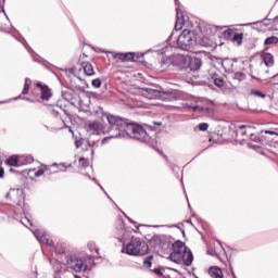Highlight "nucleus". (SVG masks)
<instances>
[{"label": "nucleus", "mask_w": 278, "mask_h": 278, "mask_svg": "<svg viewBox=\"0 0 278 278\" xmlns=\"http://www.w3.org/2000/svg\"><path fill=\"white\" fill-rule=\"evenodd\" d=\"M83 68H84V73L85 75H87V77H92V75H94V67L92 66V64L90 63H83Z\"/></svg>", "instance_id": "nucleus-21"}, {"label": "nucleus", "mask_w": 278, "mask_h": 278, "mask_svg": "<svg viewBox=\"0 0 278 278\" xmlns=\"http://www.w3.org/2000/svg\"><path fill=\"white\" fill-rule=\"evenodd\" d=\"M187 251H188V248L186 247V243L178 240L173 243L172 252L167 256V260H170V262H174L175 264H181V256Z\"/></svg>", "instance_id": "nucleus-5"}, {"label": "nucleus", "mask_w": 278, "mask_h": 278, "mask_svg": "<svg viewBox=\"0 0 278 278\" xmlns=\"http://www.w3.org/2000/svg\"><path fill=\"white\" fill-rule=\"evenodd\" d=\"M4 175H5V170L3 169V167H0V179H2Z\"/></svg>", "instance_id": "nucleus-48"}, {"label": "nucleus", "mask_w": 278, "mask_h": 278, "mask_svg": "<svg viewBox=\"0 0 278 278\" xmlns=\"http://www.w3.org/2000/svg\"><path fill=\"white\" fill-rule=\"evenodd\" d=\"M138 60H140V55L136 52L124 53L123 62H138Z\"/></svg>", "instance_id": "nucleus-17"}, {"label": "nucleus", "mask_w": 278, "mask_h": 278, "mask_svg": "<svg viewBox=\"0 0 278 278\" xmlns=\"http://www.w3.org/2000/svg\"><path fill=\"white\" fill-rule=\"evenodd\" d=\"M21 223H22V225H24V227H31V220H29V218H27V217H23L22 219H21Z\"/></svg>", "instance_id": "nucleus-31"}, {"label": "nucleus", "mask_w": 278, "mask_h": 278, "mask_svg": "<svg viewBox=\"0 0 278 278\" xmlns=\"http://www.w3.org/2000/svg\"><path fill=\"white\" fill-rule=\"evenodd\" d=\"M173 240L169 237H165L161 240V249L165 255H170L173 253Z\"/></svg>", "instance_id": "nucleus-10"}, {"label": "nucleus", "mask_w": 278, "mask_h": 278, "mask_svg": "<svg viewBox=\"0 0 278 278\" xmlns=\"http://www.w3.org/2000/svg\"><path fill=\"white\" fill-rule=\"evenodd\" d=\"M81 144H84V141L81 139H78L75 141L76 149H79L81 147Z\"/></svg>", "instance_id": "nucleus-42"}, {"label": "nucleus", "mask_w": 278, "mask_h": 278, "mask_svg": "<svg viewBox=\"0 0 278 278\" xmlns=\"http://www.w3.org/2000/svg\"><path fill=\"white\" fill-rule=\"evenodd\" d=\"M208 275L212 278H225V276L223 275V269H220V267L218 266L210 267Z\"/></svg>", "instance_id": "nucleus-16"}, {"label": "nucleus", "mask_w": 278, "mask_h": 278, "mask_svg": "<svg viewBox=\"0 0 278 278\" xmlns=\"http://www.w3.org/2000/svg\"><path fill=\"white\" fill-rule=\"evenodd\" d=\"M233 34L232 42H237L238 46L242 45V38H244L243 34L233 33L231 29L224 31L225 37H229Z\"/></svg>", "instance_id": "nucleus-14"}, {"label": "nucleus", "mask_w": 278, "mask_h": 278, "mask_svg": "<svg viewBox=\"0 0 278 278\" xmlns=\"http://www.w3.org/2000/svg\"><path fill=\"white\" fill-rule=\"evenodd\" d=\"M47 173L48 175H50L49 173V167L48 166H43V168L38 169L37 172H35V177H42V175Z\"/></svg>", "instance_id": "nucleus-28"}, {"label": "nucleus", "mask_w": 278, "mask_h": 278, "mask_svg": "<svg viewBox=\"0 0 278 278\" xmlns=\"http://www.w3.org/2000/svg\"><path fill=\"white\" fill-rule=\"evenodd\" d=\"M18 99H21V96L14 98V101H18Z\"/></svg>", "instance_id": "nucleus-54"}, {"label": "nucleus", "mask_w": 278, "mask_h": 278, "mask_svg": "<svg viewBox=\"0 0 278 278\" xmlns=\"http://www.w3.org/2000/svg\"><path fill=\"white\" fill-rule=\"evenodd\" d=\"M201 66H203V61L200 58H190L189 56L188 71L195 73V71L201 70Z\"/></svg>", "instance_id": "nucleus-11"}, {"label": "nucleus", "mask_w": 278, "mask_h": 278, "mask_svg": "<svg viewBox=\"0 0 278 278\" xmlns=\"http://www.w3.org/2000/svg\"><path fill=\"white\" fill-rule=\"evenodd\" d=\"M264 45H278V37L277 36H271L265 39Z\"/></svg>", "instance_id": "nucleus-23"}, {"label": "nucleus", "mask_w": 278, "mask_h": 278, "mask_svg": "<svg viewBox=\"0 0 278 278\" xmlns=\"http://www.w3.org/2000/svg\"><path fill=\"white\" fill-rule=\"evenodd\" d=\"M194 112H197V110H199L200 112L203 111V108L202 106H199V105H195V106H192Z\"/></svg>", "instance_id": "nucleus-50"}, {"label": "nucleus", "mask_w": 278, "mask_h": 278, "mask_svg": "<svg viewBox=\"0 0 278 278\" xmlns=\"http://www.w3.org/2000/svg\"><path fill=\"white\" fill-rule=\"evenodd\" d=\"M74 278H81L79 275H74Z\"/></svg>", "instance_id": "nucleus-56"}, {"label": "nucleus", "mask_w": 278, "mask_h": 278, "mask_svg": "<svg viewBox=\"0 0 278 278\" xmlns=\"http://www.w3.org/2000/svg\"><path fill=\"white\" fill-rule=\"evenodd\" d=\"M78 162H79V166H83V168H87V166H88V160H86L85 157H80V159L78 160Z\"/></svg>", "instance_id": "nucleus-34"}, {"label": "nucleus", "mask_w": 278, "mask_h": 278, "mask_svg": "<svg viewBox=\"0 0 278 278\" xmlns=\"http://www.w3.org/2000/svg\"><path fill=\"white\" fill-rule=\"evenodd\" d=\"M37 88H40V91H41L40 99L42 101H49V98L53 96V93H51V88H49V86L47 85H42V83H37Z\"/></svg>", "instance_id": "nucleus-12"}, {"label": "nucleus", "mask_w": 278, "mask_h": 278, "mask_svg": "<svg viewBox=\"0 0 278 278\" xmlns=\"http://www.w3.org/2000/svg\"><path fill=\"white\" fill-rule=\"evenodd\" d=\"M24 85H25V86H31V79L26 78Z\"/></svg>", "instance_id": "nucleus-49"}, {"label": "nucleus", "mask_w": 278, "mask_h": 278, "mask_svg": "<svg viewBox=\"0 0 278 278\" xmlns=\"http://www.w3.org/2000/svg\"><path fill=\"white\" fill-rule=\"evenodd\" d=\"M263 62L268 67L274 66V64H275V56H273V54H270L268 52H265L263 54Z\"/></svg>", "instance_id": "nucleus-18"}, {"label": "nucleus", "mask_w": 278, "mask_h": 278, "mask_svg": "<svg viewBox=\"0 0 278 278\" xmlns=\"http://www.w3.org/2000/svg\"><path fill=\"white\" fill-rule=\"evenodd\" d=\"M110 55H112L113 60H119V62H123L124 53L123 52H109Z\"/></svg>", "instance_id": "nucleus-26"}, {"label": "nucleus", "mask_w": 278, "mask_h": 278, "mask_svg": "<svg viewBox=\"0 0 278 278\" xmlns=\"http://www.w3.org/2000/svg\"><path fill=\"white\" fill-rule=\"evenodd\" d=\"M172 66L176 71L188 72V66H190V56L184 54H175L172 56Z\"/></svg>", "instance_id": "nucleus-8"}, {"label": "nucleus", "mask_w": 278, "mask_h": 278, "mask_svg": "<svg viewBox=\"0 0 278 278\" xmlns=\"http://www.w3.org/2000/svg\"><path fill=\"white\" fill-rule=\"evenodd\" d=\"M154 273H155V275H157L159 277H162V269H160V268H155L154 269Z\"/></svg>", "instance_id": "nucleus-46"}, {"label": "nucleus", "mask_w": 278, "mask_h": 278, "mask_svg": "<svg viewBox=\"0 0 278 278\" xmlns=\"http://www.w3.org/2000/svg\"><path fill=\"white\" fill-rule=\"evenodd\" d=\"M125 218H127V220H129V223H134V220H131V218H129V216H127V214L124 213Z\"/></svg>", "instance_id": "nucleus-52"}, {"label": "nucleus", "mask_w": 278, "mask_h": 278, "mask_svg": "<svg viewBox=\"0 0 278 278\" xmlns=\"http://www.w3.org/2000/svg\"><path fill=\"white\" fill-rule=\"evenodd\" d=\"M106 121L109 123L108 128H105L101 122H92L88 126L89 131H92L93 134L102 132L110 135L102 140V144H105V142L112 140V138H132L134 140H139V142H144L150 147H155V140H152L142 126L112 114L106 115Z\"/></svg>", "instance_id": "nucleus-1"}, {"label": "nucleus", "mask_w": 278, "mask_h": 278, "mask_svg": "<svg viewBox=\"0 0 278 278\" xmlns=\"http://www.w3.org/2000/svg\"><path fill=\"white\" fill-rule=\"evenodd\" d=\"M117 240H119L121 242H123V238H117Z\"/></svg>", "instance_id": "nucleus-58"}, {"label": "nucleus", "mask_w": 278, "mask_h": 278, "mask_svg": "<svg viewBox=\"0 0 278 278\" xmlns=\"http://www.w3.org/2000/svg\"><path fill=\"white\" fill-rule=\"evenodd\" d=\"M21 223H22V225H24V227H31V220H29V218H27V217H23L22 219H21Z\"/></svg>", "instance_id": "nucleus-32"}, {"label": "nucleus", "mask_w": 278, "mask_h": 278, "mask_svg": "<svg viewBox=\"0 0 278 278\" xmlns=\"http://www.w3.org/2000/svg\"><path fill=\"white\" fill-rule=\"evenodd\" d=\"M0 12H3V14L5 15V18H7L8 21H10V17H8V14H5V9H4V7H3V3L0 5Z\"/></svg>", "instance_id": "nucleus-43"}, {"label": "nucleus", "mask_w": 278, "mask_h": 278, "mask_svg": "<svg viewBox=\"0 0 278 278\" xmlns=\"http://www.w3.org/2000/svg\"><path fill=\"white\" fill-rule=\"evenodd\" d=\"M10 172H11V173H14V169L11 168Z\"/></svg>", "instance_id": "nucleus-60"}, {"label": "nucleus", "mask_w": 278, "mask_h": 278, "mask_svg": "<svg viewBox=\"0 0 278 278\" xmlns=\"http://www.w3.org/2000/svg\"><path fill=\"white\" fill-rule=\"evenodd\" d=\"M122 253H126V255H132L135 257L147 255V253H149V245L142 239L132 237L130 242L122 249Z\"/></svg>", "instance_id": "nucleus-3"}, {"label": "nucleus", "mask_w": 278, "mask_h": 278, "mask_svg": "<svg viewBox=\"0 0 278 278\" xmlns=\"http://www.w3.org/2000/svg\"><path fill=\"white\" fill-rule=\"evenodd\" d=\"M146 92L148 93L149 99H160L162 98V91L155 90L152 88H147Z\"/></svg>", "instance_id": "nucleus-20"}, {"label": "nucleus", "mask_w": 278, "mask_h": 278, "mask_svg": "<svg viewBox=\"0 0 278 278\" xmlns=\"http://www.w3.org/2000/svg\"><path fill=\"white\" fill-rule=\"evenodd\" d=\"M22 94H29V85H24V89L22 91Z\"/></svg>", "instance_id": "nucleus-41"}, {"label": "nucleus", "mask_w": 278, "mask_h": 278, "mask_svg": "<svg viewBox=\"0 0 278 278\" xmlns=\"http://www.w3.org/2000/svg\"><path fill=\"white\" fill-rule=\"evenodd\" d=\"M264 134H268L269 136H278V132L273 130H264Z\"/></svg>", "instance_id": "nucleus-44"}, {"label": "nucleus", "mask_w": 278, "mask_h": 278, "mask_svg": "<svg viewBox=\"0 0 278 278\" xmlns=\"http://www.w3.org/2000/svg\"><path fill=\"white\" fill-rule=\"evenodd\" d=\"M15 40H18V41H20L21 39H18V38H15Z\"/></svg>", "instance_id": "nucleus-62"}, {"label": "nucleus", "mask_w": 278, "mask_h": 278, "mask_svg": "<svg viewBox=\"0 0 278 278\" xmlns=\"http://www.w3.org/2000/svg\"><path fill=\"white\" fill-rule=\"evenodd\" d=\"M62 97L67 103H73V92L71 91H63Z\"/></svg>", "instance_id": "nucleus-24"}, {"label": "nucleus", "mask_w": 278, "mask_h": 278, "mask_svg": "<svg viewBox=\"0 0 278 278\" xmlns=\"http://www.w3.org/2000/svg\"><path fill=\"white\" fill-rule=\"evenodd\" d=\"M7 199L11 201L12 205L21 207L22 212H25L23 205H25V192L23 189H10L7 193Z\"/></svg>", "instance_id": "nucleus-6"}, {"label": "nucleus", "mask_w": 278, "mask_h": 278, "mask_svg": "<svg viewBox=\"0 0 278 278\" xmlns=\"http://www.w3.org/2000/svg\"><path fill=\"white\" fill-rule=\"evenodd\" d=\"M45 127H46V129H49V126L46 125Z\"/></svg>", "instance_id": "nucleus-61"}, {"label": "nucleus", "mask_w": 278, "mask_h": 278, "mask_svg": "<svg viewBox=\"0 0 278 278\" xmlns=\"http://www.w3.org/2000/svg\"><path fill=\"white\" fill-rule=\"evenodd\" d=\"M197 46V33L194 30L185 29L177 38V47L182 51H189Z\"/></svg>", "instance_id": "nucleus-4"}, {"label": "nucleus", "mask_w": 278, "mask_h": 278, "mask_svg": "<svg viewBox=\"0 0 278 278\" xmlns=\"http://www.w3.org/2000/svg\"><path fill=\"white\" fill-rule=\"evenodd\" d=\"M250 93L253 94V97H258L261 99H265L266 98V93H264V92H262V91H260L257 89H252L250 91Z\"/></svg>", "instance_id": "nucleus-29"}, {"label": "nucleus", "mask_w": 278, "mask_h": 278, "mask_svg": "<svg viewBox=\"0 0 278 278\" xmlns=\"http://www.w3.org/2000/svg\"><path fill=\"white\" fill-rule=\"evenodd\" d=\"M52 166H61L63 169H60V170H63V172H66V165L64 163H53Z\"/></svg>", "instance_id": "nucleus-40"}, {"label": "nucleus", "mask_w": 278, "mask_h": 278, "mask_svg": "<svg viewBox=\"0 0 278 278\" xmlns=\"http://www.w3.org/2000/svg\"><path fill=\"white\" fill-rule=\"evenodd\" d=\"M91 86H93V88H99L101 86V79L96 78L92 80Z\"/></svg>", "instance_id": "nucleus-37"}, {"label": "nucleus", "mask_w": 278, "mask_h": 278, "mask_svg": "<svg viewBox=\"0 0 278 278\" xmlns=\"http://www.w3.org/2000/svg\"><path fill=\"white\" fill-rule=\"evenodd\" d=\"M220 64L223 66V68H225V71H228V75L230 77V79H233V81H244L247 79V74L242 73V72H233L231 70V67L229 66H233V62L229 59H220Z\"/></svg>", "instance_id": "nucleus-7"}, {"label": "nucleus", "mask_w": 278, "mask_h": 278, "mask_svg": "<svg viewBox=\"0 0 278 278\" xmlns=\"http://www.w3.org/2000/svg\"><path fill=\"white\" fill-rule=\"evenodd\" d=\"M160 68L161 71H166L168 66L173 65V56L172 58H163L160 62Z\"/></svg>", "instance_id": "nucleus-19"}, {"label": "nucleus", "mask_w": 278, "mask_h": 278, "mask_svg": "<svg viewBox=\"0 0 278 278\" xmlns=\"http://www.w3.org/2000/svg\"><path fill=\"white\" fill-rule=\"evenodd\" d=\"M143 266L146 268H151V266H153V255H149L144 258Z\"/></svg>", "instance_id": "nucleus-25"}, {"label": "nucleus", "mask_w": 278, "mask_h": 278, "mask_svg": "<svg viewBox=\"0 0 278 278\" xmlns=\"http://www.w3.org/2000/svg\"><path fill=\"white\" fill-rule=\"evenodd\" d=\"M168 51H173V46H166L162 48L161 53L164 55V53H168Z\"/></svg>", "instance_id": "nucleus-38"}, {"label": "nucleus", "mask_w": 278, "mask_h": 278, "mask_svg": "<svg viewBox=\"0 0 278 278\" xmlns=\"http://www.w3.org/2000/svg\"><path fill=\"white\" fill-rule=\"evenodd\" d=\"M35 238L40 244H47L48 247H53V240L49 238V235L42 229H36L33 231Z\"/></svg>", "instance_id": "nucleus-9"}, {"label": "nucleus", "mask_w": 278, "mask_h": 278, "mask_svg": "<svg viewBox=\"0 0 278 278\" xmlns=\"http://www.w3.org/2000/svg\"><path fill=\"white\" fill-rule=\"evenodd\" d=\"M50 264L54 268V278H75V275L70 270H74V273H85V270H88L86 261L73 254H68L65 257V264L55 258L50 260ZM64 266H66L67 269L64 268Z\"/></svg>", "instance_id": "nucleus-2"}, {"label": "nucleus", "mask_w": 278, "mask_h": 278, "mask_svg": "<svg viewBox=\"0 0 278 278\" xmlns=\"http://www.w3.org/2000/svg\"><path fill=\"white\" fill-rule=\"evenodd\" d=\"M168 45H170V37L167 39Z\"/></svg>", "instance_id": "nucleus-57"}, {"label": "nucleus", "mask_w": 278, "mask_h": 278, "mask_svg": "<svg viewBox=\"0 0 278 278\" xmlns=\"http://www.w3.org/2000/svg\"><path fill=\"white\" fill-rule=\"evenodd\" d=\"M88 144L89 147H91V149H97L99 147V140L94 141L92 139H89Z\"/></svg>", "instance_id": "nucleus-33"}, {"label": "nucleus", "mask_w": 278, "mask_h": 278, "mask_svg": "<svg viewBox=\"0 0 278 278\" xmlns=\"http://www.w3.org/2000/svg\"><path fill=\"white\" fill-rule=\"evenodd\" d=\"M271 81H274V84H275L276 86H278V74H276V75H274V76L271 77Z\"/></svg>", "instance_id": "nucleus-45"}, {"label": "nucleus", "mask_w": 278, "mask_h": 278, "mask_svg": "<svg viewBox=\"0 0 278 278\" xmlns=\"http://www.w3.org/2000/svg\"><path fill=\"white\" fill-rule=\"evenodd\" d=\"M23 99H25L26 101H29V98H23Z\"/></svg>", "instance_id": "nucleus-59"}, {"label": "nucleus", "mask_w": 278, "mask_h": 278, "mask_svg": "<svg viewBox=\"0 0 278 278\" xmlns=\"http://www.w3.org/2000/svg\"><path fill=\"white\" fill-rule=\"evenodd\" d=\"M176 12L177 13H176L175 30L179 31L184 27L185 20H184V14L179 13V8L176 9Z\"/></svg>", "instance_id": "nucleus-15"}, {"label": "nucleus", "mask_w": 278, "mask_h": 278, "mask_svg": "<svg viewBox=\"0 0 278 278\" xmlns=\"http://www.w3.org/2000/svg\"><path fill=\"white\" fill-rule=\"evenodd\" d=\"M119 228L122 229V235L124 236L125 235V224L123 222L119 224Z\"/></svg>", "instance_id": "nucleus-47"}, {"label": "nucleus", "mask_w": 278, "mask_h": 278, "mask_svg": "<svg viewBox=\"0 0 278 278\" xmlns=\"http://www.w3.org/2000/svg\"><path fill=\"white\" fill-rule=\"evenodd\" d=\"M55 251H56V253H60V254H62V253H64V250H60V249H55Z\"/></svg>", "instance_id": "nucleus-53"}, {"label": "nucleus", "mask_w": 278, "mask_h": 278, "mask_svg": "<svg viewBox=\"0 0 278 278\" xmlns=\"http://www.w3.org/2000/svg\"><path fill=\"white\" fill-rule=\"evenodd\" d=\"M213 81L217 88H223V86H225V80H223V78L216 77V75L213 76Z\"/></svg>", "instance_id": "nucleus-27"}, {"label": "nucleus", "mask_w": 278, "mask_h": 278, "mask_svg": "<svg viewBox=\"0 0 278 278\" xmlns=\"http://www.w3.org/2000/svg\"><path fill=\"white\" fill-rule=\"evenodd\" d=\"M87 247H88L89 251H96V253H99V248H97L94 245V243L89 242Z\"/></svg>", "instance_id": "nucleus-36"}, {"label": "nucleus", "mask_w": 278, "mask_h": 278, "mask_svg": "<svg viewBox=\"0 0 278 278\" xmlns=\"http://www.w3.org/2000/svg\"><path fill=\"white\" fill-rule=\"evenodd\" d=\"M176 5H179V0H175Z\"/></svg>", "instance_id": "nucleus-55"}, {"label": "nucleus", "mask_w": 278, "mask_h": 278, "mask_svg": "<svg viewBox=\"0 0 278 278\" xmlns=\"http://www.w3.org/2000/svg\"><path fill=\"white\" fill-rule=\"evenodd\" d=\"M20 42H22L23 47H25V49H27V51H31V48L29 47V45L27 43L25 38H22V40H20Z\"/></svg>", "instance_id": "nucleus-39"}, {"label": "nucleus", "mask_w": 278, "mask_h": 278, "mask_svg": "<svg viewBox=\"0 0 278 278\" xmlns=\"http://www.w3.org/2000/svg\"><path fill=\"white\" fill-rule=\"evenodd\" d=\"M181 262L185 266H192V262H194V255L192 254V251L187 250L181 255Z\"/></svg>", "instance_id": "nucleus-13"}, {"label": "nucleus", "mask_w": 278, "mask_h": 278, "mask_svg": "<svg viewBox=\"0 0 278 278\" xmlns=\"http://www.w3.org/2000/svg\"><path fill=\"white\" fill-rule=\"evenodd\" d=\"M7 166H14L18 167L21 164H18V155H12L9 159L5 160Z\"/></svg>", "instance_id": "nucleus-22"}, {"label": "nucleus", "mask_w": 278, "mask_h": 278, "mask_svg": "<svg viewBox=\"0 0 278 278\" xmlns=\"http://www.w3.org/2000/svg\"><path fill=\"white\" fill-rule=\"evenodd\" d=\"M91 179L92 181H94V184H97L101 188V190H103V192H105V189H103V187H101V185L97 182V178H91Z\"/></svg>", "instance_id": "nucleus-51"}, {"label": "nucleus", "mask_w": 278, "mask_h": 278, "mask_svg": "<svg viewBox=\"0 0 278 278\" xmlns=\"http://www.w3.org/2000/svg\"><path fill=\"white\" fill-rule=\"evenodd\" d=\"M244 129L250 130L251 126H249V125H241V126H239V131H240L241 136H247V130H244Z\"/></svg>", "instance_id": "nucleus-30"}, {"label": "nucleus", "mask_w": 278, "mask_h": 278, "mask_svg": "<svg viewBox=\"0 0 278 278\" xmlns=\"http://www.w3.org/2000/svg\"><path fill=\"white\" fill-rule=\"evenodd\" d=\"M156 125H162L161 123H157Z\"/></svg>", "instance_id": "nucleus-63"}, {"label": "nucleus", "mask_w": 278, "mask_h": 278, "mask_svg": "<svg viewBox=\"0 0 278 278\" xmlns=\"http://www.w3.org/2000/svg\"><path fill=\"white\" fill-rule=\"evenodd\" d=\"M210 125L207 123H201L199 124L200 131H207Z\"/></svg>", "instance_id": "nucleus-35"}]
</instances>
